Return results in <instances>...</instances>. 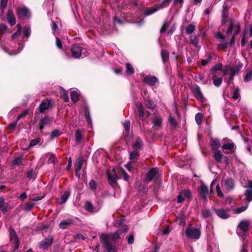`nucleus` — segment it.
I'll list each match as a JSON object with an SVG mask.
<instances>
[{"instance_id":"51","label":"nucleus","mask_w":252,"mask_h":252,"mask_svg":"<svg viewBox=\"0 0 252 252\" xmlns=\"http://www.w3.org/2000/svg\"><path fill=\"white\" fill-rule=\"evenodd\" d=\"M162 172V171L160 169L158 168L157 167H154V168H151L150 170L148 172V173H151V174L159 173Z\"/></svg>"},{"instance_id":"23","label":"nucleus","mask_w":252,"mask_h":252,"mask_svg":"<svg viewBox=\"0 0 252 252\" xmlns=\"http://www.w3.org/2000/svg\"><path fill=\"white\" fill-rule=\"evenodd\" d=\"M224 187L228 190L232 189L234 186V183L233 180L231 179H226L223 181Z\"/></svg>"},{"instance_id":"53","label":"nucleus","mask_w":252,"mask_h":252,"mask_svg":"<svg viewBox=\"0 0 252 252\" xmlns=\"http://www.w3.org/2000/svg\"><path fill=\"white\" fill-rule=\"evenodd\" d=\"M168 27V24L167 22L166 21L164 22L163 25L162 26V27L160 30V32L161 33L164 32L166 31Z\"/></svg>"},{"instance_id":"47","label":"nucleus","mask_w":252,"mask_h":252,"mask_svg":"<svg viewBox=\"0 0 252 252\" xmlns=\"http://www.w3.org/2000/svg\"><path fill=\"white\" fill-rule=\"evenodd\" d=\"M247 208V206H243L240 208H237L233 210V211L236 214H240L244 211H245Z\"/></svg>"},{"instance_id":"7","label":"nucleus","mask_w":252,"mask_h":252,"mask_svg":"<svg viewBox=\"0 0 252 252\" xmlns=\"http://www.w3.org/2000/svg\"><path fill=\"white\" fill-rule=\"evenodd\" d=\"M213 157L218 163H224L226 165L228 163V158L226 156H223L220 150L214 152Z\"/></svg>"},{"instance_id":"1","label":"nucleus","mask_w":252,"mask_h":252,"mask_svg":"<svg viewBox=\"0 0 252 252\" xmlns=\"http://www.w3.org/2000/svg\"><path fill=\"white\" fill-rule=\"evenodd\" d=\"M100 240L103 244L104 250L107 252H117L116 243L110 240L108 235L102 233L100 236Z\"/></svg>"},{"instance_id":"35","label":"nucleus","mask_w":252,"mask_h":252,"mask_svg":"<svg viewBox=\"0 0 252 252\" xmlns=\"http://www.w3.org/2000/svg\"><path fill=\"white\" fill-rule=\"evenodd\" d=\"M71 99L73 103H76L78 100L79 94L76 91H72L70 94Z\"/></svg>"},{"instance_id":"30","label":"nucleus","mask_w":252,"mask_h":252,"mask_svg":"<svg viewBox=\"0 0 252 252\" xmlns=\"http://www.w3.org/2000/svg\"><path fill=\"white\" fill-rule=\"evenodd\" d=\"M212 79L213 80V84L216 87H220L222 82V79L221 77H217L216 75H214L212 77Z\"/></svg>"},{"instance_id":"62","label":"nucleus","mask_w":252,"mask_h":252,"mask_svg":"<svg viewBox=\"0 0 252 252\" xmlns=\"http://www.w3.org/2000/svg\"><path fill=\"white\" fill-rule=\"evenodd\" d=\"M229 44H230V42L229 43V42L222 43L218 45V47H219L220 49H225V48H226L228 46V45H229Z\"/></svg>"},{"instance_id":"50","label":"nucleus","mask_w":252,"mask_h":252,"mask_svg":"<svg viewBox=\"0 0 252 252\" xmlns=\"http://www.w3.org/2000/svg\"><path fill=\"white\" fill-rule=\"evenodd\" d=\"M40 138H37L32 139V140H31V141L30 142V147L34 146L37 145L40 142Z\"/></svg>"},{"instance_id":"42","label":"nucleus","mask_w":252,"mask_h":252,"mask_svg":"<svg viewBox=\"0 0 252 252\" xmlns=\"http://www.w3.org/2000/svg\"><path fill=\"white\" fill-rule=\"evenodd\" d=\"M245 194L246 196V199L248 202H250L252 200V191L249 189H247L245 191Z\"/></svg>"},{"instance_id":"19","label":"nucleus","mask_w":252,"mask_h":252,"mask_svg":"<svg viewBox=\"0 0 252 252\" xmlns=\"http://www.w3.org/2000/svg\"><path fill=\"white\" fill-rule=\"evenodd\" d=\"M158 78L151 75L146 76L144 78V82L149 86H154L158 81Z\"/></svg>"},{"instance_id":"13","label":"nucleus","mask_w":252,"mask_h":252,"mask_svg":"<svg viewBox=\"0 0 252 252\" xmlns=\"http://www.w3.org/2000/svg\"><path fill=\"white\" fill-rule=\"evenodd\" d=\"M53 237L51 235H49L44 240L42 241L40 244L39 247L43 250L47 249L51 246L53 243Z\"/></svg>"},{"instance_id":"8","label":"nucleus","mask_w":252,"mask_h":252,"mask_svg":"<svg viewBox=\"0 0 252 252\" xmlns=\"http://www.w3.org/2000/svg\"><path fill=\"white\" fill-rule=\"evenodd\" d=\"M138 157V155L137 152L133 151L131 152L130 154V161L126 164V168L127 169L128 171L130 172L133 171V169L135 168L134 166V162L137 160Z\"/></svg>"},{"instance_id":"34","label":"nucleus","mask_w":252,"mask_h":252,"mask_svg":"<svg viewBox=\"0 0 252 252\" xmlns=\"http://www.w3.org/2000/svg\"><path fill=\"white\" fill-rule=\"evenodd\" d=\"M84 113L85 114L86 118L89 125H92V120L89 113V109L88 107L86 106L84 109Z\"/></svg>"},{"instance_id":"29","label":"nucleus","mask_w":252,"mask_h":252,"mask_svg":"<svg viewBox=\"0 0 252 252\" xmlns=\"http://www.w3.org/2000/svg\"><path fill=\"white\" fill-rule=\"evenodd\" d=\"M161 56L163 63L168 62L169 59V53L166 50H162L161 51Z\"/></svg>"},{"instance_id":"9","label":"nucleus","mask_w":252,"mask_h":252,"mask_svg":"<svg viewBox=\"0 0 252 252\" xmlns=\"http://www.w3.org/2000/svg\"><path fill=\"white\" fill-rule=\"evenodd\" d=\"M236 148V145L229 140H228L226 143L223 144L222 146V149L225 154L232 153L234 152Z\"/></svg>"},{"instance_id":"5","label":"nucleus","mask_w":252,"mask_h":252,"mask_svg":"<svg viewBox=\"0 0 252 252\" xmlns=\"http://www.w3.org/2000/svg\"><path fill=\"white\" fill-rule=\"evenodd\" d=\"M186 235L191 239H198L200 236V230L197 228L188 226L186 229Z\"/></svg>"},{"instance_id":"12","label":"nucleus","mask_w":252,"mask_h":252,"mask_svg":"<svg viewBox=\"0 0 252 252\" xmlns=\"http://www.w3.org/2000/svg\"><path fill=\"white\" fill-rule=\"evenodd\" d=\"M194 96L200 101H203L204 99V95L198 86H195L191 89Z\"/></svg>"},{"instance_id":"14","label":"nucleus","mask_w":252,"mask_h":252,"mask_svg":"<svg viewBox=\"0 0 252 252\" xmlns=\"http://www.w3.org/2000/svg\"><path fill=\"white\" fill-rule=\"evenodd\" d=\"M210 145L211 150L214 152L219 151L220 147V140L218 139L212 138L210 141Z\"/></svg>"},{"instance_id":"20","label":"nucleus","mask_w":252,"mask_h":252,"mask_svg":"<svg viewBox=\"0 0 252 252\" xmlns=\"http://www.w3.org/2000/svg\"><path fill=\"white\" fill-rule=\"evenodd\" d=\"M7 19L10 25L13 26L16 24V19L11 9H8Z\"/></svg>"},{"instance_id":"43","label":"nucleus","mask_w":252,"mask_h":252,"mask_svg":"<svg viewBox=\"0 0 252 252\" xmlns=\"http://www.w3.org/2000/svg\"><path fill=\"white\" fill-rule=\"evenodd\" d=\"M75 140L77 143L79 142L82 137V134L79 129H77L75 133Z\"/></svg>"},{"instance_id":"52","label":"nucleus","mask_w":252,"mask_h":252,"mask_svg":"<svg viewBox=\"0 0 252 252\" xmlns=\"http://www.w3.org/2000/svg\"><path fill=\"white\" fill-rule=\"evenodd\" d=\"M156 175V174H146V177L145 179V181L147 182L151 181L155 178Z\"/></svg>"},{"instance_id":"4","label":"nucleus","mask_w":252,"mask_h":252,"mask_svg":"<svg viewBox=\"0 0 252 252\" xmlns=\"http://www.w3.org/2000/svg\"><path fill=\"white\" fill-rule=\"evenodd\" d=\"M251 223V221L247 220H242L239 223L238 227L242 232H237V233L239 235L242 237L243 239H245L246 238V233L248 230L250 229Z\"/></svg>"},{"instance_id":"64","label":"nucleus","mask_w":252,"mask_h":252,"mask_svg":"<svg viewBox=\"0 0 252 252\" xmlns=\"http://www.w3.org/2000/svg\"><path fill=\"white\" fill-rule=\"evenodd\" d=\"M62 97L65 102H68L69 101V97L67 95V93L63 91V94H62Z\"/></svg>"},{"instance_id":"58","label":"nucleus","mask_w":252,"mask_h":252,"mask_svg":"<svg viewBox=\"0 0 252 252\" xmlns=\"http://www.w3.org/2000/svg\"><path fill=\"white\" fill-rule=\"evenodd\" d=\"M56 45L59 48H60V49L63 48V44H62V41L58 37H56Z\"/></svg>"},{"instance_id":"18","label":"nucleus","mask_w":252,"mask_h":252,"mask_svg":"<svg viewBox=\"0 0 252 252\" xmlns=\"http://www.w3.org/2000/svg\"><path fill=\"white\" fill-rule=\"evenodd\" d=\"M84 161L83 157L79 156L75 160L74 163V168L76 173H78L82 168L83 163Z\"/></svg>"},{"instance_id":"11","label":"nucleus","mask_w":252,"mask_h":252,"mask_svg":"<svg viewBox=\"0 0 252 252\" xmlns=\"http://www.w3.org/2000/svg\"><path fill=\"white\" fill-rule=\"evenodd\" d=\"M200 197L205 201H207V196L209 194L208 188L204 183H202L198 189Z\"/></svg>"},{"instance_id":"38","label":"nucleus","mask_w":252,"mask_h":252,"mask_svg":"<svg viewBox=\"0 0 252 252\" xmlns=\"http://www.w3.org/2000/svg\"><path fill=\"white\" fill-rule=\"evenodd\" d=\"M195 30V26L190 24L186 29V33L188 34H191L194 32Z\"/></svg>"},{"instance_id":"41","label":"nucleus","mask_w":252,"mask_h":252,"mask_svg":"<svg viewBox=\"0 0 252 252\" xmlns=\"http://www.w3.org/2000/svg\"><path fill=\"white\" fill-rule=\"evenodd\" d=\"M169 123L170 126L174 128H176L177 124L176 122L175 119L172 116H170L169 118Z\"/></svg>"},{"instance_id":"44","label":"nucleus","mask_w":252,"mask_h":252,"mask_svg":"<svg viewBox=\"0 0 252 252\" xmlns=\"http://www.w3.org/2000/svg\"><path fill=\"white\" fill-rule=\"evenodd\" d=\"M195 121L196 123L198 125H200L202 123V118H203V115L201 113H198L196 114L195 117Z\"/></svg>"},{"instance_id":"28","label":"nucleus","mask_w":252,"mask_h":252,"mask_svg":"<svg viewBox=\"0 0 252 252\" xmlns=\"http://www.w3.org/2000/svg\"><path fill=\"white\" fill-rule=\"evenodd\" d=\"M199 35L192 36L189 37L190 42L195 47H197L199 43Z\"/></svg>"},{"instance_id":"37","label":"nucleus","mask_w":252,"mask_h":252,"mask_svg":"<svg viewBox=\"0 0 252 252\" xmlns=\"http://www.w3.org/2000/svg\"><path fill=\"white\" fill-rule=\"evenodd\" d=\"M232 93V98L234 100L238 99L240 97V89L238 88H235Z\"/></svg>"},{"instance_id":"54","label":"nucleus","mask_w":252,"mask_h":252,"mask_svg":"<svg viewBox=\"0 0 252 252\" xmlns=\"http://www.w3.org/2000/svg\"><path fill=\"white\" fill-rule=\"evenodd\" d=\"M21 32V27H20V28L18 29L17 31L12 35V36H11L12 39H14L17 38V37L19 36L20 35Z\"/></svg>"},{"instance_id":"15","label":"nucleus","mask_w":252,"mask_h":252,"mask_svg":"<svg viewBox=\"0 0 252 252\" xmlns=\"http://www.w3.org/2000/svg\"><path fill=\"white\" fill-rule=\"evenodd\" d=\"M71 51L72 57L75 59L79 58L81 55L82 48L78 45H73Z\"/></svg>"},{"instance_id":"10","label":"nucleus","mask_w":252,"mask_h":252,"mask_svg":"<svg viewBox=\"0 0 252 252\" xmlns=\"http://www.w3.org/2000/svg\"><path fill=\"white\" fill-rule=\"evenodd\" d=\"M9 233L10 240L14 245L15 250H17L19 248L20 242L19 238L14 229L10 228L9 229Z\"/></svg>"},{"instance_id":"22","label":"nucleus","mask_w":252,"mask_h":252,"mask_svg":"<svg viewBox=\"0 0 252 252\" xmlns=\"http://www.w3.org/2000/svg\"><path fill=\"white\" fill-rule=\"evenodd\" d=\"M17 12L18 16L20 18L27 16L29 14L28 9L25 7H18Z\"/></svg>"},{"instance_id":"56","label":"nucleus","mask_w":252,"mask_h":252,"mask_svg":"<svg viewBox=\"0 0 252 252\" xmlns=\"http://www.w3.org/2000/svg\"><path fill=\"white\" fill-rule=\"evenodd\" d=\"M24 34L25 36L29 37L31 34V30L28 27L24 28Z\"/></svg>"},{"instance_id":"40","label":"nucleus","mask_w":252,"mask_h":252,"mask_svg":"<svg viewBox=\"0 0 252 252\" xmlns=\"http://www.w3.org/2000/svg\"><path fill=\"white\" fill-rule=\"evenodd\" d=\"M142 140L140 138H137L133 144L132 147L134 149H139L142 146Z\"/></svg>"},{"instance_id":"33","label":"nucleus","mask_w":252,"mask_h":252,"mask_svg":"<svg viewBox=\"0 0 252 252\" xmlns=\"http://www.w3.org/2000/svg\"><path fill=\"white\" fill-rule=\"evenodd\" d=\"M126 73L128 75H130L132 74L134 72V68L132 67V65L128 63H127L126 64Z\"/></svg>"},{"instance_id":"31","label":"nucleus","mask_w":252,"mask_h":252,"mask_svg":"<svg viewBox=\"0 0 252 252\" xmlns=\"http://www.w3.org/2000/svg\"><path fill=\"white\" fill-rule=\"evenodd\" d=\"M34 205L35 204L32 201H30L25 204L23 209L26 212H30Z\"/></svg>"},{"instance_id":"16","label":"nucleus","mask_w":252,"mask_h":252,"mask_svg":"<svg viewBox=\"0 0 252 252\" xmlns=\"http://www.w3.org/2000/svg\"><path fill=\"white\" fill-rule=\"evenodd\" d=\"M51 105V101L49 99L45 100L42 101L39 105L38 109L41 113H44L47 110Z\"/></svg>"},{"instance_id":"61","label":"nucleus","mask_w":252,"mask_h":252,"mask_svg":"<svg viewBox=\"0 0 252 252\" xmlns=\"http://www.w3.org/2000/svg\"><path fill=\"white\" fill-rule=\"evenodd\" d=\"M22 160V157H19L14 159L13 163V164H14L15 165H19L21 163Z\"/></svg>"},{"instance_id":"6","label":"nucleus","mask_w":252,"mask_h":252,"mask_svg":"<svg viewBox=\"0 0 252 252\" xmlns=\"http://www.w3.org/2000/svg\"><path fill=\"white\" fill-rule=\"evenodd\" d=\"M127 230V226L126 225H124L123 226L122 229H119L114 233L108 235L110 237V240L116 243L117 240L120 238V236L124 232H126Z\"/></svg>"},{"instance_id":"3","label":"nucleus","mask_w":252,"mask_h":252,"mask_svg":"<svg viewBox=\"0 0 252 252\" xmlns=\"http://www.w3.org/2000/svg\"><path fill=\"white\" fill-rule=\"evenodd\" d=\"M171 0H163L160 3L155 4L153 7L150 8H146L143 14L145 16L150 15L158 11L163 9L168 6Z\"/></svg>"},{"instance_id":"26","label":"nucleus","mask_w":252,"mask_h":252,"mask_svg":"<svg viewBox=\"0 0 252 252\" xmlns=\"http://www.w3.org/2000/svg\"><path fill=\"white\" fill-rule=\"evenodd\" d=\"M242 67V64H239L235 67L230 66V68H229L230 75L234 76L235 75L238 74Z\"/></svg>"},{"instance_id":"21","label":"nucleus","mask_w":252,"mask_h":252,"mask_svg":"<svg viewBox=\"0 0 252 252\" xmlns=\"http://www.w3.org/2000/svg\"><path fill=\"white\" fill-rule=\"evenodd\" d=\"M109 183L112 186L117 184V180L120 178L121 177L118 176V174H107Z\"/></svg>"},{"instance_id":"55","label":"nucleus","mask_w":252,"mask_h":252,"mask_svg":"<svg viewBox=\"0 0 252 252\" xmlns=\"http://www.w3.org/2000/svg\"><path fill=\"white\" fill-rule=\"evenodd\" d=\"M7 0H1L0 7L1 8L2 12H3L5 8H6L7 4Z\"/></svg>"},{"instance_id":"32","label":"nucleus","mask_w":252,"mask_h":252,"mask_svg":"<svg viewBox=\"0 0 252 252\" xmlns=\"http://www.w3.org/2000/svg\"><path fill=\"white\" fill-rule=\"evenodd\" d=\"M70 195V193L68 191H65L63 192V193L61 195V201L60 202V204H63L65 203L67 200Z\"/></svg>"},{"instance_id":"17","label":"nucleus","mask_w":252,"mask_h":252,"mask_svg":"<svg viewBox=\"0 0 252 252\" xmlns=\"http://www.w3.org/2000/svg\"><path fill=\"white\" fill-rule=\"evenodd\" d=\"M52 121V120L48 116L42 118L39 123V129L42 130L45 126L50 125Z\"/></svg>"},{"instance_id":"60","label":"nucleus","mask_w":252,"mask_h":252,"mask_svg":"<svg viewBox=\"0 0 252 252\" xmlns=\"http://www.w3.org/2000/svg\"><path fill=\"white\" fill-rule=\"evenodd\" d=\"M56 157L55 155L51 154L48 160V163H54L55 162Z\"/></svg>"},{"instance_id":"49","label":"nucleus","mask_w":252,"mask_h":252,"mask_svg":"<svg viewBox=\"0 0 252 252\" xmlns=\"http://www.w3.org/2000/svg\"><path fill=\"white\" fill-rule=\"evenodd\" d=\"M89 186L91 189H92L93 191H94L96 189V182L93 180H91L89 183Z\"/></svg>"},{"instance_id":"45","label":"nucleus","mask_w":252,"mask_h":252,"mask_svg":"<svg viewBox=\"0 0 252 252\" xmlns=\"http://www.w3.org/2000/svg\"><path fill=\"white\" fill-rule=\"evenodd\" d=\"M182 194H183L184 197L187 198H190L192 197V194L191 191L189 189L184 190L181 191Z\"/></svg>"},{"instance_id":"24","label":"nucleus","mask_w":252,"mask_h":252,"mask_svg":"<svg viewBox=\"0 0 252 252\" xmlns=\"http://www.w3.org/2000/svg\"><path fill=\"white\" fill-rule=\"evenodd\" d=\"M217 215L220 218L223 219H227L229 216L227 211L223 209L216 210L214 209Z\"/></svg>"},{"instance_id":"39","label":"nucleus","mask_w":252,"mask_h":252,"mask_svg":"<svg viewBox=\"0 0 252 252\" xmlns=\"http://www.w3.org/2000/svg\"><path fill=\"white\" fill-rule=\"evenodd\" d=\"M84 208L86 210L89 212H92L94 210V206L90 201H86L84 205Z\"/></svg>"},{"instance_id":"63","label":"nucleus","mask_w":252,"mask_h":252,"mask_svg":"<svg viewBox=\"0 0 252 252\" xmlns=\"http://www.w3.org/2000/svg\"><path fill=\"white\" fill-rule=\"evenodd\" d=\"M222 64L221 63H219L216 65H215L212 68V71L214 72L215 70H221L222 68Z\"/></svg>"},{"instance_id":"27","label":"nucleus","mask_w":252,"mask_h":252,"mask_svg":"<svg viewBox=\"0 0 252 252\" xmlns=\"http://www.w3.org/2000/svg\"><path fill=\"white\" fill-rule=\"evenodd\" d=\"M73 222L71 219H68L62 220L59 224L60 227L62 229H65L67 226L69 225Z\"/></svg>"},{"instance_id":"59","label":"nucleus","mask_w":252,"mask_h":252,"mask_svg":"<svg viewBox=\"0 0 252 252\" xmlns=\"http://www.w3.org/2000/svg\"><path fill=\"white\" fill-rule=\"evenodd\" d=\"M252 78V71H250L245 77L244 81L248 82Z\"/></svg>"},{"instance_id":"36","label":"nucleus","mask_w":252,"mask_h":252,"mask_svg":"<svg viewBox=\"0 0 252 252\" xmlns=\"http://www.w3.org/2000/svg\"><path fill=\"white\" fill-rule=\"evenodd\" d=\"M145 105L148 108L150 109H154L156 107V104L150 99L146 101Z\"/></svg>"},{"instance_id":"48","label":"nucleus","mask_w":252,"mask_h":252,"mask_svg":"<svg viewBox=\"0 0 252 252\" xmlns=\"http://www.w3.org/2000/svg\"><path fill=\"white\" fill-rule=\"evenodd\" d=\"M211 215V212L209 209H205L202 211V216L204 218L209 217Z\"/></svg>"},{"instance_id":"25","label":"nucleus","mask_w":252,"mask_h":252,"mask_svg":"<svg viewBox=\"0 0 252 252\" xmlns=\"http://www.w3.org/2000/svg\"><path fill=\"white\" fill-rule=\"evenodd\" d=\"M153 127L155 129H158L162 126V119L160 117H155L153 122Z\"/></svg>"},{"instance_id":"57","label":"nucleus","mask_w":252,"mask_h":252,"mask_svg":"<svg viewBox=\"0 0 252 252\" xmlns=\"http://www.w3.org/2000/svg\"><path fill=\"white\" fill-rule=\"evenodd\" d=\"M134 241L133 234H130L127 237V242L129 244H133Z\"/></svg>"},{"instance_id":"46","label":"nucleus","mask_w":252,"mask_h":252,"mask_svg":"<svg viewBox=\"0 0 252 252\" xmlns=\"http://www.w3.org/2000/svg\"><path fill=\"white\" fill-rule=\"evenodd\" d=\"M61 134L59 130L55 129L53 130L50 135V139H53L54 138L58 137Z\"/></svg>"},{"instance_id":"2","label":"nucleus","mask_w":252,"mask_h":252,"mask_svg":"<svg viewBox=\"0 0 252 252\" xmlns=\"http://www.w3.org/2000/svg\"><path fill=\"white\" fill-rule=\"evenodd\" d=\"M228 22L229 23V26L226 31V34L227 35L233 34L232 39L230 41V44H233L235 40V35L238 34L240 32V26L238 23H236L232 18L229 19L228 20Z\"/></svg>"}]
</instances>
